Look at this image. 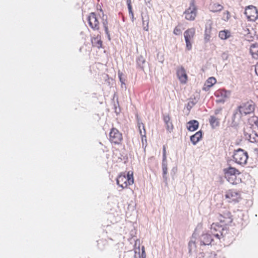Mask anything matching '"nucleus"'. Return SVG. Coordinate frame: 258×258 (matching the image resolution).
<instances>
[{
    "label": "nucleus",
    "mask_w": 258,
    "mask_h": 258,
    "mask_svg": "<svg viewBox=\"0 0 258 258\" xmlns=\"http://www.w3.org/2000/svg\"><path fill=\"white\" fill-rule=\"evenodd\" d=\"M223 172L225 178L232 184H236L241 180L238 177L240 174V172L235 168L229 166L224 168Z\"/></svg>",
    "instance_id": "1"
},
{
    "label": "nucleus",
    "mask_w": 258,
    "mask_h": 258,
    "mask_svg": "<svg viewBox=\"0 0 258 258\" xmlns=\"http://www.w3.org/2000/svg\"><path fill=\"white\" fill-rule=\"evenodd\" d=\"M133 173L128 171L127 174L125 173H120L116 178L117 185L122 189L127 188L128 186L134 183Z\"/></svg>",
    "instance_id": "2"
},
{
    "label": "nucleus",
    "mask_w": 258,
    "mask_h": 258,
    "mask_svg": "<svg viewBox=\"0 0 258 258\" xmlns=\"http://www.w3.org/2000/svg\"><path fill=\"white\" fill-rule=\"evenodd\" d=\"M225 198L228 203L236 204L242 200L241 192L235 189L227 190L225 194Z\"/></svg>",
    "instance_id": "3"
},
{
    "label": "nucleus",
    "mask_w": 258,
    "mask_h": 258,
    "mask_svg": "<svg viewBox=\"0 0 258 258\" xmlns=\"http://www.w3.org/2000/svg\"><path fill=\"white\" fill-rule=\"evenodd\" d=\"M197 11L195 0H190L189 7L185 10L183 13L185 19L188 21H194L197 15Z\"/></svg>",
    "instance_id": "4"
},
{
    "label": "nucleus",
    "mask_w": 258,
    "mask_h": 258,
    "mask_svg": "<svg viewBox=\"0 0 258 258\" xmlns=\"http://www.w3.org/2000/svg\"><path fill=\"white\" fill-rule=\"evenodd\" d=\"M109 140L112 144L121 145L123 141L122 134L117 128L112 127L109 134Z\"/></svg>",
    "instance_id": "5"
},
{
    "label": "nucleus",
    "mask_w": 258,
    "mask_h": 258,
    "mask_svg": "<svg viewBox=\"0 0 258 258\" xmlns=\"http://www.w3.org/2000/svg\"><path fill=\"white\" fill-rule=\"evenodd\" d=\"M100 16L94 12L89 14L87 17V21L89 26L94 31H99L100 29L99 18Z\"/></svg>",
    "instance_id": "6"
},
{
    "label": "nucleus",
    "mask_w": 258,
    "mask_h": 258,
    "mask_svg": "<svg viewBox=\"0 0 258 258\" xmlns=\"http://www.w3.org/2000/svg\"><path fill=\"white\" fill-rule=\"evenodd\" d=\"M233 158L234 161L236 163L242 165L246 163L248 159V155L246 152L239 149L235 151L233 155Z\"/></svg>",
    "instance_id": "7"
},
{
    "label": "nucleus",
    "mask_w": 258,
    "mask_h": 258,
    "mask_svg": "<svg viewBox=\"0 0 258 258\" xmlns=\"http://www.w3.org/2000/svg\"><path fill=\"white\" fill-rule=\"evenodd\" d=\"M195 33L196 29L194 28H188L184 32L186 48L188 50H190L192 48V41Z\"/></svg>",
    "instance_id": "8"
},
{
    "label": "nucleus",
    "mask_w": 258,
    "mask_h": 258,
    "mask_svg": "<svg viewBox=\"0 0 258 258\" xmlns=\"http://www.w3.org/2000/svg\"><path fill=\"white\" fill-rule=\"evenodd\" d=\"M245 15L249 21H254L258 19V11L253 6H248L245 9Z\"/></svg>",
    "instance_id": "9"
},
{
    "label": "nucleus",
    "mask_w": 258,
    "mask_h": 258,
    "mask_svg": "<svg viewBox=\"0 0 258 258\" xmlns=\"http://www.w3.org/2000/svg\"><path fill=\"white\" fill-rule=\"evenodd\" d=\"M254 103L252 101H248L238 107V110L241 114H248L254 110Z\"/></svg>",
    "instance_id": "10"
},
{
    "label": "nucleus",
    "mask_w": 258,
    "mask_h": 258,
    "mask_svg": "<svg viewBox=\"0 0 258 258\" xmlns=\"http://www.w3.org/2000/svg\"><path fill=\"white\" fill-rule=\"evenodd\" d=\"M218 220L221 223V226L229 225L232 223L233 220L231 213L229 211L220 214L218 216Z\"/></svg>",
    "instance_id": "11"
},
{
    "label": "nucleus",
    "mask_w": 258,
    "mask_h": 258,
    "mask_svg": "<svg viewBox=\"0 0 258 258\" xmlns=\"http://www.w3.org/2000/svg\"><path fill=\"white\" fill-rule=\"evenodd\" d=\"M176 74L178 80L182 84H185L188 80V76L186 73L185 70L182 66L177 69Z\"/></svg>",
    "instance_id": "12"
},
{
    "label": "nucleus",
    "mask_w": 258,
    "mask_h": 258,
    "mask_svg": "<svg viewBox=\"0 0 258 258\" xmlns=\"http://www.w3.org/2000/svg\"><path fill=\"white\" fill-rule=\"evenodd\" d=\"M134 258H146V253L144 246H142L141 248L140 245L137 246L136 243L134 247Z\"/></svg>",
    "instance_id": "13"
},
{
    "label": "nucleus",
    "mask_w": 258,
    "mask_h": 258,
    "mask_svg": "<svg viewBox=\"0 0 258 258\" xmlns=\"http://www.w3.org/2000/svg\"><path fill=\"white\" fill-rule=\"evenodd\" d=\"M217 82V80L215 77H211L209 78L205 82L203 88V90L207 91Z\"/></svg>",
    "instance_id": "14"
},
{
    "label": "nucleus",
    "mask_w": 258,
    "mask_h": 258,
    "mask_svg": "<svg viewBox=\"0 0 258 258\" xmlns=\"http://www.w3.org/2000/svg\"><path fill=\"white\" fill-rule=\"evenodd\" d=\"M249 131V133L245 132V136L246 138L252 143L257 142L258 135L257 134L252 130H250Z\"/></svg>",
    "instance_id": "15"
},
{
    "label": "nucleus",
    "mask_w": 258,
    "mask_h": 258,
    "mask_svg": "<svg viewBox=\"0 0 258 258\" xmlns=\"http://www.w3.org/2000/svg\"><path fill=\"white\" fill-rule=\"evenodd\" d=\"M213 240L211 235L207 233L203 234L200 237L201 245H209Z\"/></svg>",
    "instance_id": "16"
},
{
    "label": "nucleus",
    "mask_w": 258,
    "mask_h": 258,
    "mask_svg": "<svg viewBox=\"0 0 258 258\" xmlns=\"http://www.w3.org/2000/svg\"><path fill=\"white\" fill-rule=\"evenodd\" d=\"M214 95L220 98L219 102H224L225 99L227 97V92L224 89H219L214 93Z\"/></svg>",
    "instance_id": "17"
},
{
    "label": "nucleus",
    "mask_w": 258,
    "mask_h": 258,
    "mask_svg": "<svg viewBox=\"0 0 258 258\" xmlns=\"http://www.w3.org/2000/svg\"><path fill=\"white\" fill-rule=\"evenodd\" d=\"M91 41L93 46L99 49L102 47V41L100 35H97L96 37H92Z\"/></svg>",
    "instance_id": "18"
},
{
    "label": "nucleus",
    "mask_w": 258,
    "mask_h": 258,
    "mask_svg": "<svg viewBox=\"0 0 258 258\" xmlns=\"http://www.w3.org/2000/svg\"><path fill=\"white\" fill-rule=\"evenodd\" d=\"M224 7L218 3H212L209 5V10L213 13H217L221 11Z\"/></svg>",
    "instance_id": "19"
},
{
    "label": "nucleus",
    "mask_w": 258,
    "mask_h": 258,
    "mask_svg": "<svg viewBox=\"0 0 258 258\" xmlns=\"http://www.w3.org/2000/svg\"><path fill=\"white\" fill-rule=\"evenodd\" d=\"M249 52L252 57L255 59H258V44L255 43L250 45Z\"/></svg>",
    "instance_id": "20"
},
{
    "label": "nucleus",
    "mask_w": 258,
    "mask_h": 258,
    "mask_svg": "<svg viewBox=\"0 0 258 258\" xmlns=\"http://www.w3.org/2000/svg\"><path fill=\"white\" fill-rule=\"evenodd\" d=\"M138 127L140 132V134L141 136L142 141L143 143V144H144V141H145V142H147V139H146V132L145 130V127L144 124L143 123H138Z\"/></svg>",
    "instance_id": "21"
},
{
    "label": "nucleus",
    "mask_w": 258,
    "mask_h": 258,
    "mask_svg": "<svg viewBox=\"0 0 258 258\" xmlns=\"http://www.w3.org/2000/svg\"><path fill=\"white\" fill-rule=\"evenodd\" d=\"M199 127V122L196 120H190L187 123V128L188 131L193 132Z\"/></svg>",
    "instance_id": "22"
},
{
    "label": "nucleus",
    "mask_w": 258,
    "mask_h": 258,
    "mask_svg": "<svg viewBox=\"0 0 258 258\" xmlns=\"http://www.w3.org/2000/svg\"><path fill=\"white\" fill-rule=\"evenodd\" d=\"M102 23L103 25V26L104 27V29L105 31V33L108 36L109 39H110V34L109 32V29H108V25L109 23L107 19V16L103 15L102 16Z\"/></svg>",
    "instance_id": "23"
},
{
    "label": "nucleus",
    "mask_w": 258,
    "mask_h": 258,
    "mask_svg": "<svg viewBox=\"0 0 258 258\" xmlns=\"http://www.w3.org/2000/svg\"><path fill=\"white\" fill-rule=\"evenodd\" d=\"M163 120L166 125L167 130L171 132L173 128V125L172 122L170 121V117L169 115H164L163 117Z\"/></svg>",
    "instance_id": "24"
},
{
    "label": "nucleus",
    "mask_w": 258,
    "mask_h": 258,
    "mask_svg": "<svg viewBox=\"0 0 258 258\" xmlns=\"http://www.w3.org/2000/svg\"><path fill=\"white\" fill-rule=\"evenodd\" d=\"M202 138V132L198 131L190 137V141L193 144H196Z\"/></svg>",
    "instance_id": "25"
},
{
    "label": "nucleus",
    "mask_w": 258,
    "mask_h": 258,
    "mask_svg": "<svg viewBox=\"0 0 258 258\" xmlns=\"http://www.w3.org/2000/svg\"><path fill=\"white\" fill-rule=\"evenodd\" d=\"M219 120L220 118L213 115L210 116L209 118L210 124L213 128H215L219 125Z\"/></svg>",
    "instance_id": "26"
},
{
    "label": "nucleus",
    "mask_w": 258,
    "mask_h": 258,
    "mask_svg": "<svg viewBox=\"0 0 258 258\" xmlns=\"http://www.w3.org/2000/svg\"><path fill=\"white\" fill-rule=\"evenodd\" d=\"M231 36V32L229 30H221L219 33V37L221 39L225 40Z\"/></svg>",
    "instance_id": "27"
},
{
    "label": "nucleus",
    "mask_w": 258,
    "mask_h": 258,
    "mask_svg": "<svg viewBox=\"0 0 258 258\" xmlns=\"http://www.w3.org/2000/svg\"><path fill=\"white\" fill-rule=\"evenodd\" d=\"M149 17L147 16L146 19H145L144 18V17L142 16L143 27V29L145 31H148V30H149Z\"/></svg>",
    "instance_id": "28"
},
{
    "label": "nucleus",
    "mask_w": 258,
    "mask_h": 258,
    "mask_svg": "<svg viewBox=\"0 0 258 258\" xmlns=\"http://www.w3.org/2000/svg\"><path fill=\"white\" fill-rule=\"evenodd\" d=\"M231 17L230 13L229 11H226L224 12L222 15L221 19L224 21H228Z\"/></svg>",
    "instance_id": "29"
},
{
    "label": "nucleus",
    "mask_w": 258,
    "mask_h": 258,
    "mask_svg": "<svg viewBox=\"0 0 258 258\" xmlns=\"http://www.w3.org/2000/svg\"><path fill=\"white\" fill-rule=\"evenodd\" d=\"M126 3H127V8L128 9L129 15L133 19L134 18V13L132 11L131 0H127Z\"/></svg>",
    "instance_id": "30"
},
{
    "label": "nucleus",
    "mask_w": 258,
    "mask_h": 258,
    "mask_svg": "<svg viewBox=\"0 0 258 258\" xmlns=\"http://www.w3.org/2000/svg\"><path fill=\"white\" fill-rule=\"evenodd\" d=\"M249 122L252 124H254L258 127V117L256 116H251L249 119Z\"/></svg>",
    "instance_id": "31"
},
{
    "label": "nucleus",
    "mask_w": 258,
    "mask_h": 258,
    "mask_svg": "<svg viewBox=\"0 0 258 258\" xmlns=\"http://www.w3.org/2000/svg\"><path fill=\"white\" fill-rule=\"evenodd\" d=\"M211 38V31L210 30H208L207 29H206L205 32V40L206 41H209Z\"/></svg>",
    "instance_id": "32"
},
{
    "label": "nucleus",
    "mask_w": 258,
    "mask_h": 258,
    "mask_svg": "<svg viewBox=\"0 0 258 258\" xmlns=\"http://www.w3.org/2000/svg\"><path fill=\"white\" fill-rule=\"evenodd\" d=\"M181 33L182 30L179 26H176L173 30V33L176 35H179Z\"/></svg>",
    "instance_id": "33"
},
{
    "label": "nucleus",
    "mask_w": 258,
    "mask_h": 258,
    "mask_svg": "<svg viewBox=\"0 0 258 258\" xmlns=\"http://www.w3.org/2000/svg\"><path fill=\"white\" fill-rule=\"evenodd\" d=\"M122 75H123L122 73L120 71H118V76L119 80L121 82L122 84L125 85V79H122Z\"/></svg>",
    "instance_id": "34"
},
{
    "label": "nucleus",
    "mask_w": 258,
    "mask_h": 258,
    "mask_svg": "<svg viewBox=\"0 0 258 258\" xmlns=\"http://www.w3.org/2000/svg\"><path fill=\"white\" fill-rule=\"evenodd\" d=\"M167 166L166 164H165L164 162H163L162 164V170H163V177H164L166 175L167 173Z\"/></svg>",
    "instance_id": "35"
},
{
    "label": "nucleus",
    "mask_w": 258,
    "mask_h": 258,
    "mask_svg": "<svg viewBox=\"0 0 258 258\" xmlns=\"http://www.w3.org/2000/svg\"><path fill=\"white\" fill-rule=\"evenodd\" d=\"M166 161V147L163 146V162H165Z\"/></svg>",
    "instance_id": "36"
},
{
    "label": "nucleus",
    "mask_w": 258,
    "mask_h": 258,
    "mask_svg": "<svg viewBox=\"0 0 258 258\" xmlns=\"http://www.w3.org/2000/svg\"><path fill=\"white\" fill-rule=\"evenodd\" d=\"M221 111H222V109L221 108L217 109L215 110V114L216 115H217V114L220 113Z\"/></svg>",
    "instance_id": "37"
},
{
    "label": "nucleus",
    "mask_w": 258,
    "mask_h": 258,
    "mask_svg": "<svg viewBox=\"0 0 258 258\" xmlns=\"http://www.w3.org/2000/svg\"><path fill=\"white\" fill-rule=\"evenodd\" d=\"M255 72L256 74L258 76V63L255 66Z\"/></svg>",
    "instance_id": "38"
},
{
    "label": "nucleus",
    "mask_w": 258,
    "mask_h": 258,
    "mask_svg": "<svg viewBox=\"0 0 258 258\" xmlns=\"http://www.w3.org/2000/svg\"><path fill=\"white\" fill-rule=\"evenodd\" d=\"M213 234H214V235L216 237H217V238H218V239H220V237H221V236L222 235V234H219L218 233Z\"/></svg>",
    "instance_id": "39"
},
{
    "label": "nucleus",
    "mask_w": 258,
    "mask_h": 258,
    "mask_svg": "<svg viewBox=\"0 0 258 258\" xmlns=\"http://www.w3.org/2000/svg\"><path fill=\"white\" fill-rule=\"evenodd\" d=\"M217 226L216 224H212V226H211V230H216V229H215V227Z\"/></svg>",
    "instance_id": "40"
},
{
    "label": "nucleus",
    "mask_w": 258,
    "mask_h": 258,
    "mask_svg": "<svg viewBox=\"0 0 258 258\" xmlns=\"http://www.w3.org/2000/svg\"><path fill=\"white\" fill-rule=\"evenodd\" d=\"M188 245H189V246H191L192 245H193L194 246H195V245H196V243H195V242H193V241H190V242H189Z\"/></svg>",
    "instance_id": "41"
},
{
    "label": "nucleus",
    "mask_w": 258,
    "mask_h": 258,
    "mask_svg": "<svg viewBox=\"0 0 258 258\" xmlns=\"http://www.w3.org/2000/svg\"><path fill=\"white\" fill-rule=\"evenodd\" d=\"M254 154L256 156V157L258 158V149L254 150Z\"/></svg>",
    "instance_id": "42"
},
{
    "label": "nucleus",
    "mask_w": 258,
    "mask_h": 258,
    "mask_svg": "<svg viewBox=\"0 0 258 258\" xmlns=\"http://www.w3.org/2000/svg\"><path fill=\"white\" fill-rule=\"evenodd\" d=\"M256 38L258 40V35L256 36Z\"/></svg>",
    "instance_id": "43"
}]
</instances>
